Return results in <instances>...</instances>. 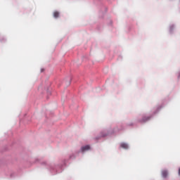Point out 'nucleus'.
<instances>
[{"mask_svg": "<svg viewBox=\"0 0 180 180\" xmlns=\"http://www.w3.org/2000/svg\"><path fill=\"white\" fill-rule=\"evenodd\" d=\"M120 146H121V148H124V149H127V148H128V145L125 143H122Z\"/></svg>", "mask_w": 180, "mask_h": 180, "instance_id": "39448f33", "label": "nucleus"}, {"mask_svg": "<svg viewBox=\"0 0 180 180\" xmlns=\"http://www.w3.org/2000/svg\"><path fill=\"white\" fill-rule=\"evenodd\" d=\"M168 175V172L167 170H162V176L163 178H166Z\"/></svg>", "mask_w": 180, "mask_h": 180, "instance_id": "7ed1b4c3", "label": "nucleus"}, {"mask_svg": "<svg viewBox=\"0 0 180 180\" xmlns=\"http://www.w3.org/2000/svg\"><path fill=\"white\" fill-rule=\"evenodd\" d=\"M178 174H179V175L180 176V167L179 168Z\"/></svg>", "mask_w": 180, "mask_h": 180, "instance_id": "423d86ee", "label": "nucleus"}, {"mask_svg": "<svg viewBox=\"0 0 180 180\" xmlns=\"http://www.w3.org/2000/svg\"><path fill=\"white\" fill-rule=\"evenodd\" d=\"M59 16H60V13L58 11H55L53 13V17L55 18H58Z\"/></svg>", "mask_w": 180, "mask_h": 180, "instance_id": "20e7f679", "label": "nucleus"}, {"mask_svg": "<svg viewBox=\"0 0 180 180\" xmlns=\"http://www.w3.org/2000/svg\"><path fill=\"white\" fill-rule=\"evenodd\" d=\"M103 137H105V135H103Z\"/></svg>", "mask_w": 180, "mask_h": 180, "instance_id": "0eeeda50", "label": "nucleus"}, {"mask_svg": "<svg viewBox=\"0 0 180 180\" xmlns=\"http://www.w3.org/2000/svg\"><path fill=\"white\" fill-rule=\"evenodd\" d=\"M150 117H149V116H143V117H142V119H141V120H139V122H141V123H145V122H148V120H150Z\"/></svg>", "mask_w": 180, "mask_h": 180, "instance_id": "f257e3e1", "label": "nucleus"}, {"mask_svg": "<svg viewBox=\"0 0 180 180\" xmlns=\"http://www.w3.org/2000/svg\"><path fill=\"white\" fill-rule=\"evenodd\" d=\"M90 149V146L86 145L84 146H82L81 148V150L82 153L86 152Z\"/></svg>", "mask_w": 180, "mask_h": 180, "instance_id": "f03ea898", "label": "nucleus"}]
</instances>
